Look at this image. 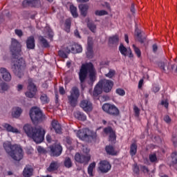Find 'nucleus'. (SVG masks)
<instances>
[{"mask_svg":"<svg viewBox=\"0 0 177 177\" xmlns=\"http://www.w3.org/2000/svg\"><path fill=\"white\" fill-rule=\"evenodd\" d=\"M10 52L13 56L12 70L18 78H21L26 70V61L23 58H19L21 55V44L16 39H12Z\"/></svg>","mask_w":177,"mask_h":177,"instance_id":"1","label":"nucleus"},{"mask_svg":"<svg viewBox=\"0 0 177 177\" xmlns=\"http://www.w3.org/2000/svg\"><path fill=\"white\" fill-rule=\"evenodd\" d=\"M24 131L28 138H31L35 143H42L45 138V130L42 127L34 128L31 124H25Z\"/></svg>","mask_w":177,"mask_h":177,"instance_id":"2","label":"nucleus"},{"mask_svg":"<svg viewBox=\"0 0 177 177\" xmlns=\"http://www.w3.org/2000/svg\"><path fill=\"white\" fill-rule=\"evenodd\" d=\"M88 73L89 74V80L91 82H95L96 78V72L95 71V68L92 63H86L82 64V66L79 72V80L81 84H84L88 77Z\"/></svg>","mask_w":177,"mask_h":177,"instance_id":"3","label":"nucleus"},{"mask_svg":"<svg viewBox=\"0 0 177 177\" xmlns=\"http://www.w3.org/2000/svg\"><path fill=\"white\" fill-rule=\"evenodd\" d=\"M9 156L12 158L15 161H20L23 160V157L24 156V153L23 152V149L20 145H14L12 147V150L10 151Z\"/></svg>","mask_w":177,"mask_h":177,"instance_id":"4","label":"nucleus"},{"mask_svg":"<svg viewBox=\"0 0 177 177\" xmlns=\"http://www.w3.org/2000/svg\"><path fill=\"white\" fill-rule=\"evenodd\" d=\"M70 93V95L68 96V103L72 107H75L78 102V97H80V89L78 87L74 86L71 88Z\"/></svg>","mask_w":177,"mask_h":177,"instance_id":"5","label":"nucleus"},{"mask_svg":"<svg viewBox=\"0 0 177 177\" xmlns=\"http://www.w3.org/2000/svg\"><path fill=\"white\" fill-rule=\"evenodd\" d=\"M27 89L28 91L25 93L26 97L32 99V97H34L37 93V86L35 84H34V81L31 78L28 80Z\"/></svg>","mask_w":177,"mask_h":177,"instance_id":"6","label":"nucleus"},{"mask_svg":"<svg viewBox=\"0 0 177 177\" xmlns=\"http://www.w3.org/2000/svg\"><path fill=\"white\" fill-rule=\"evenodd\" d=\"M102 110L105 113H107V114H110V115H113L114 117H117V115H120V110L114 104H104Z\"/></svg>","mask_w":177,"mask_h":177,"instance_id":"7","label":"nucleus"},{"mask_svg":"<svg viewBox=\"0 0 177 177\" xmlns=\"http://www.w3.org/2000/svg\"><path fill=\"white\" fill-rule=\"evenodd\" d=\"M30 117L32 122L41 121V120H42V111H41L39 108H32L30 111Z\"/></svg>","mask_w":177,"mask_h":177,"instance_id":"8","label":"nucleus"},{"mask_svg":"<svg viewBox=\"0 0 177 177\" xmlns=\"http://www.w3.org/2000/svg\"><path fill=\"white\" fill-rule=\"evenodd\" d=\"M101 86H102V89L104 92L106 93H109V92L111 91L113 89V86H114V82L109 80L103 79L100 81Z\"/></svg>","mask_w":177,"mask_h":177,"instance_id":"9","label":"nucleus"},{"mask_svg":"<svg viewBox=\"0 0 177 177\" xmlns=\"http://www.w3.org/2000/svg\"><path fill=\"white\" fill-rule=\"evenodd\" d=\"M49 149L52 157H59L62 154V151H63V148L59 144L53 145L49 147Z\"/></svg>","mask_w":177,"mask_h":177,"instance_id":"10","label":"nucleus"},{"mask_svg":"<svg viewBox=\"0 0 177 177\" xmlns=\"http://www.w3.org/2000/svg\"><path fill=\"white\" fill-rule=\"evenodd\" d=\"M77 138H80L81 140H86L89 138L92 137V132L88 129H82L77 131Z\"/></svg>","mask_w":177,"mask_h":177,"instance_id":"11","label":"nucleus"},{"mask_svg":"<svg viewBox=\"0 0 177 177\" xmlns=\"http://www.w3.org/2000/svg\"><path fill=\"white\" fill-rule=\"evenodd\" d=\"M75 160L77 162H80V164H88L91 160V156L87 155L85 156L84 155H81L77 153L75 156Z\"/></svg>","mask_w":177,"mask_h":177,"instance_id":"12","label":"nucleus"},{"mask_svg":"<svg viewBox=\"0 0 177 177\" xmlns=\"http://www.w3.org/2000/svg\"><path fill=\"white\" fill-rule=\"evenodd\" d=\"M98 168L102 174H106L108 171L111 169V165L107 160H101Z\"/></svg>","mask_w":177,"mask_h":177,"instance_id":"13","label":"nucleus"},{"mask_svg":"<svg viewBox=\"0 0 177 177\" xmlns=\"http://www.w3.org/2000/svg\"><path fill=\"white\" fill-rule=\"evenodd\" d=\"M0 74L1 75L3 80L6 81V82H10V81H12V75H10V73H9L8 69L5 68H1Z\"/></svg>","mask_w":177,"mask_h":177,"instance_id":"14","label":"nucleus"},{"mask_svg":"<svg viewBox=\"0 0 177 177\" xmlns=\"http://www.w3.org/2000/svg\"><path fill=\"white\" fill-rule=\"evenodd\" d=\"M41 5V1L39 0H24L22 2V6L24 8H27V6H34L35 8H38Z\"/></svg>","mask_w":177,"mask_h":177,"instance_id":"15","label":"nucleus"},{"mask_svg":"<svg viewBox=\"0 0 177 177\" xmlns=\"http://www.w3.org/2000/svg\"><path fill=\"white\" fill-rule=\"evenodd\" d=\"M104 132L106 135H109V140L110 142H115V131L113 130L111 127H108L104 129Z\"/></svg>","mask_w":177,"mask_h":177,"instance_id":"16","label":"nucleus"},{"mask_svg":"<svg viewBox=\"0 0 177 177\" xmlns=\"http://www.w3.org/2000/svg\"><path fill=\"white\" fill-rule=\"evenodd\" d=\"M80 107L83 109L84 111H91L92 102L88 100H84L80 103Z\"/></svg>","mask_w":177,"mask_h":177,"instance_id":"17","label":"nucleus"},{"mask_svg":"<svg viewBox=\"0 0 177 177\" xmlns=\"http://www.w3.org/2000/svg\"><path fill=\"white\" fill-rule=\"evenodd\" d=\"M52 129H54L55 133H62V126L57 120H53L51 122Z\"/></svg>","mask_w":177,"mask_h":177,"instance_id":"18","label":"nucleus"},{"mask_svg":"<svg viewBox=\"0 0 177 177\" xmlns=\"http://www.w3.org/2000/svg\"><path fill=\"white\" fill-rule=\"evenodd\" d=\"M102 92H103V86H102L100 82H99L95 86L94 91L93 92V96L94 97H97L99 95H101Z\"/></svg>","mask_w":177,"mask_h":177,"instance_id":"19","label":"nucleus"},{"mask_svg":"<svg viewBox=\"0 0 177 177\" xmlns=\"http://www.w3.org/2000/svg\"><path fill=\"white\" fill-rule=\"evenodd\" d=\"M26 48L28 49H35V39L34 36H30L26 40Z\"/></svg>","mask_w":177,"mask_h":177,"instance_id":"20","label":"nucleus"},{"mask_svg":"<svg viewBox=\"0 0 177 177\" xmlns=\"http://www.w3.org/2000/svg\"><path fill=\"white\" fill-rule=\"evenodd\" d=\"M34 170L32 167L30 165H26V167L24 169L23 171V176L24 177H31L32 176V172Z\"/></svg>","mask_w":177,"mask_h":177,"instance_id":"21","label":"nucleus"},{"mask_svg":"<svg viewBox=\"0 0 177 177\" xmlns=\"http://www.w3.org/2000/svg\"><path fill=\"white\" fill-rule=\"evenodd\" d=\"M79 9L82 16H83V17H86V15H88L89 6L88 4H80L79 5Z\"/></svg>","mask_w":177,"mask_h":177,"instance_id":"22","label":"nucleus"},{"mask_svg":"<svg viewBox=\"0 0 177 177\" xmlns=\"http://www.w3.org/2000/svg\"><path fill=\"white\" fill-rule=\"evenodd\" d=\"M59 167H60L59 162L53 161L47 168V171L48 172H54V171H57V169H59Z\"/></svg>","mask_w":177,"mask_h":177,"instance_id":"23","label":"nucleus"},{"mask_svg":"<svg viewBox=\"0 0 177 177\" xmlns=\"http://www.w3.org/2000/svg\"><path fill=\"white\" fill-rule=\"evenodd\" d=\"M3 127L7 131V132H12V133H19V129L12 127V125L8 123L3 124Z\"/></svg>","mask_w":177,"mask_h":177,"instance_id":"24","label":"nucleus"},{"mask_svg":"<svg viewBox=\"0 0 177 177\" xmlns=\"http://www.w3.org/2000/svg\"><path fill=\"white\" fill-rule=\"evenodd\" d=\"M75 43H68L66 46L64 48V52L66 53H75V48H74Z\"/></svg>","mask_w":177,"mask_h":177,"instance_id":"25","label":"nucleus"},{"mask_svg":"<svg viewBox=\"0 0 177 177\" xmlns=\"http://www.w3.org/2000/svg\"><path fill=\"white\" fill-rule=\"evenodd\" d=\"M23 110L20 107H15L12 109V115L14 118H19V116L21 115Z\"/></svg>","mask_w":177,"mask_h":177,"instance_id":"26","label":"nucleus"},{"mask_svg":"<svg viewBox=\"0 0 177 177\" xmlns=\"http://www.w3.org/2000/svg\"><path fill=\"white\" fill-rule=\"evenodd\" d=\"M74 117L80 121H86V115L80 111H76L74 113Z\"/></svg>","mask_w":177,"mask_h":177,"instance_id":"27","label":"nucleus"},{"mask_svg":"<svg viewBox=\"0 0 177 177\" xmlns=\"http://www.w3.org/2000/svg\"><path fill=\"white\" fill-rule=\"evenodd\" d=\"M105 150L107 154H109L110 156H117V151H115L114 147L111 145L106 146Z\"/></svg>","mask_w":177,"mask_h":177,"instance_id":"28","label":"nucleus"},{"mask_svg":"<svg viewBox=\"0 0 177 177\" xmlns=\"http://www.w3.org/2000/svg\"><path fill=\"white\" fill-rule=\"evenodd\" d=\"M6 151L10 154V152L13 150V145H12V143L9 141H6L3 145Z\"/></svg>","mask_w":177,"mask_h":177,"instance_id":"29","label":"nucleus"},{"mask_svg":"<svg viewBox=\"0 0 177 177\" xmlns=\"http://www.w3.org/2000/svg\"><path fill=\"white\" fill-rule=\"evenodd\" d=\"M40 100L42 104H48V103L50 102L49 97H48V95L46 93L41 94Z\"/></svg>","mask_w":177,"mask_h":177,"instance_id":"30","label":"nucleus"},{"mask_svg":"<svg viewBox=\"0 0 177 177\" xmlns=\"http://www.w3.org/2000/svg\"><path fill=\"white\" fill-rule=\"evenodd\" d=\"M39 42L44 46V48H48L49 46V43L48 42V40L45 39L43 36H39Z\"/></svg>","mask_w":177,"mask_h":177,"instance_id":"31","label":"nucleus"},{"mask_svg":"<svg viewBox=\"0 0 177 177\" xmlns=\"http://www.w3.org/2000/svg\"><path fill=\"white\" fill-rule=\"evenodd\" d=\"M137 151H138V146L136 145V144H135V143L131 144V145L130 147L131 156H132V157H133V156H135L136 154Z\"/></svg>","mask_w":177,"mask_h":177,"instance_id":"32","label":"nucleus"},{"mask_svg":"<svg viewBox=\"0 0 177 177\" xmlns=\"http://www.w3.org/2000/svg\"><path fill=\"white\" fill-rule=\"evenodd\" d=\"M119 50H120L121 55H122L123 56H127V53H128V51L129 50H128V48H127L125 46H124V44H120V45L119 46Z\"/></svg>","mask_w":177,"mask_h":177,"instance_id":"33","label":"nucleus"},{"mask_svg":"<svg viewBox=\"0 0 177 177\" xmlns=\"http://www.w3.org/2000/svg\"><path fill=\"white\" fill-rule=\"evenodd\" d=\"M96 167V163L95 162L91 163L88 167V174L89 176H93V169Z\"/></svg>","mask_w":177,"mask_h":177,"instance_id":"34","label":"nucleus"},{"mask_svg":"<svg viewBox=\"0 0 177 177\" xmlns=\"http://www.w3.org/2000/svg\"><path fill=\"white\" fill-rule=\"evenodd\" d=\"M9 89V85L8 84L3 82L0 84V93H3V92H6Z\"/></svg>","mask_w":177,"mask_h":177,"instance_id":"35","label":"nucleus"},{"mask_svg":"<svg viewBox=\"0 0 177 177\" xmlns=\"http://www.w3.org/2000/svg\"><path fill=\"white\" fill-rule=\"evenodd\" d=\"M70 10L73 17H78V12H77V7L71 5L70 6Z\"/></svg>","mask_w":177,"mask_h":177,"instance_id":"36","label":"nucleus"},{"mask_svg":"<svg viewBox=\"0 0 177 177\" xmlns=\"http://www.w3.org/2000/svg\"><path fill=\"white\" fill-rule=\"evenodd\" d=\"M64 164L66 168H71L73 167V162L70 158H66Z\"/></svg>","mask_w":177,"mask_h":177,"instance_id":"37","label":"nucleus"},{"mask_svg":"<svg viewBox=\"0 0 177 177\" xmlns=\"http://www.w3.org/2000/svg\"><path fill=\"white\" fill-rule=\"evenodd\" d=\"M109 44H118V36L115 35L111 37H109Z\"/></svg>","mask_w":177,"mask_h":177,"instance_id":"38","label":"nucleus"},{"mask_svg":"<svg viewBox=\"0 0 177 177\" xmlns=\"http://www.w3.org/2000/svg\"><path fill=\"white\" fill-rule=\"evenodd\" d=\"M74 48H75V53H81V52H82V46L78 44L75 43Z\"/></svg>","mask_w":177,"mask_h":177,"instance_id":"39","label":"nucleus"},{"mask_svg":"<svg viewBox=\"0 0 177 177\" xmlns=\"http://www.w3.org/2000/svg\"><path fill=\"white\" fill-rule=\"evenodd\" d=\"M95 16H106V15H108V12L104 10H95Z\"/></svg>","mask_w":177,"mask_h":177,"instance_id":"40","label":"nucleus"},{"mask_svg":"<svg viewBox=\"0 0 177 177\" xmlns=\"http://www.w3.org/2000/svg\"><path fill=\"white\" fill-rule=\"evenodd\" d=\"M167 64H169V63L167 61L160 62L158 63V67H160L161 70H163V71H165V66H167Z\"/></svg>","mask_w":177,"mask_h":177,"instance_id":"41","label":"nucleus"},{"mask_svg":"<svg viewBox=\"0 0 177 177\" xmlns=\"http://www.w3.org/2000/svg\"><path fill=\"white\" fill-rule=\"evenodd\" d=\"M86 55L88 59H92L93 57V48H87V51L86 53Z\"/></svg>","mask_w":177,"mask_h":177,"instance_id":"42","label":"nucleus"},{"mask_svg":"<svg viewBox=\"0 0 177 177\" xmlns=\"http://www.w3.org/2000/svg\"><path fill=\"white\" fill-rule=\"evenodd\" d=\"M88 27L89 28V30H91V31H92V32H95L96 31V25H95V24H93L92 22H89L88 24Z\"/></svg>","mask_w":177,"mask_h":177,"instance_id":"43","label":"nucleus"},{"mask_svg":"<svg viewBox=\"0 0 177 177\" xmlns=\"http://www.w3.org/2000/svg\"><path fill=\"white\" fill-rule=\"evenodd\" d=\"M149 158L151 162H156L157 161V155L156 153L149 154Z\"/></svg>","mask_w":177,"mask_h":177,"instance_id":"44","label":"nucleus"},{"mask_svg":"<svg viewBox=\"0 0 177 177\" xmlns=\"http://www.w3.org/2000/svg\"><path fill=\"white\" fill-rule=\"evenodd\" d=\"M133 48L134 49L135 53L137 55L138 57H140L142 56V53L140 52V49H139L135 44H133Z\"/></svg>","mask_w":177,"mask_h":177,"instance_id":"45","label":"nucleus"},{"mask_svg":"<svg viewBox=\"0 0 177 177\" xmlns=\"http://www.w3.org/2000/svg\"><path fill=\"white\" fill-rule=\"evenodd\" d=\"M58 55L60 57H62L63 59H67L68 57L67 54L63 50H59Z\"/></svg>","mask_w":177,"mask_h":177,"instance_id":"46","label":"nucleus"},{"mask_svg":"<svg viewBox=\"0 0 177 177\" xmlns=\"http://www.w3.org/2000/svg\"><path fill=\"white\" fill-rule=\"evenodd\" d=\"M136 36H137V38H138V41L141 44H143V42H145V39H142V36H141L140 32H139L138 30H136Z\"/></svg>","mask_w":177,"mask_h":177,"instance_id":"47","label":"nucleus"},{"mask_svg":"<svg viewBox=\"0 0 177 177\" xmlns=\"http://www.w3.org/2000/svg\"><path fill=\"white\" fill-rule=\"evenodd\" d=\"M115 74V71L110 70L108 73H106L105 75L108 77V78H113Z\"/></svg>","mask_w":177,"mask_h":177,"instance_id":"48","label":"nucleus"},{"mask_svg":"<svg viewBox=\"0 0 177 177\" xmlns=\"http://www.w3.org/2000/svg\"><path fill=\"white\" fill-rule=\"evenodd\" d=\"M171 158L174 164H177V152H174L171 153Z\"/></svg>","mask_w":177,"mask_h":177,"instance_id":"49","label":"nucleus"},{"mask_svg":"<svg viewBox=\"0 0 177 177\" xmlns=\"http://www.w3.org/2000/svg\"><path fill=\"white\" fill-rule=\"evenodd\" d=\"M116 93L120 96H124L125 95V91L122 88L116 89Z\"/></svg>","mask_w":177,"mask_h":177,"instance_id":"50","label":"nucleus"},{"mask_svg":"<svg viewBox=\"0 0 177 177\" xmlns=\"http://www.w3.org/2000/svg\"><path fill=\"white\" fill-rule=\"evenodd\" d=\"M160 104H161V106H163L164 107H165V109H168V106H169V103L168 102V100H162L160 102Z\"/></svg>","mask_w":177,"mask_h":177,"instance_id":"51","label":"nucleus"},{"mask_svg":"<svg viewBox=\"0 0 177 177\" xmlns=\"http://www.w3.org/2000/svg\"><path fill=\"white\" fill-rule=\"evenodd\" d=\"M133 111H134L136 117H139L140 114V109H139L138 106H134Z\"/></svg>","mask_w":177,"mask_h":177,"instance_id":"52","label":"nucleus"},{"mask_svg":"<svg viewBox=\"0 0 177 177\" xmlns=\"http://www.w3.org/2000/svg\"><path fill=\"white\" fill-rule=\"evenodd\" d=\"M133 171L134 174H137L138 175L140 170H139V166H138V164H134L133 167Z\"/></svg>","mask_w":177,"mask_h":177,"instance_id":"53","label":"nucleus"},{"mask_svg":"<svg viewBox=\"0 0 177 177\" xmlns=\"http://www.w3.org/2000/svg\"><path fill=\"white\" fill-rule=\"evenodd\" d=\"M93 42L92 41L91 39H88L87 49H93Z\"/></svg>","mask_w":177,"mask_h":177,"instance_id":"54","label":"nucleus"},{"mask_svg":"<svg viewBox=\"0 0 177 177\" xmlns=\"http://www.w3.org/2000/svg\"><path fill=\"white\" fill-rule=\"evenodd\" d=\"M152 91H153L154 93H157V92L160 91V86L154 85L152 88Z\"/></svg>","mask_w":177,"mask_h":177,"instance_id":"55","label":"nucleus"},{"mask_svg":"<svg viewBox=\"0 0 177 177\" xmlns=\"http://www.w3.org/2000/svg\"><path fill=\"white\" fill-rule=\"evenodd\" d=\"M15 31L16 35H18V37H23V31L21 30L16 29Z\"/></svg>","mask_w":177,"mask_h":177,"instance_id":"56","label":"nucleus"},{"mask_svg":"<svg viewBox=\"0 0 177 177\" xmlns=\"http://www.w3.org/2000/svg\"><path fill=\"white\" fill-rule=\"evenodd\" d=\"M65 26L66 27H71V20L66 19V21H65Z\"/></svg>","mask_w":177,"mask_h":177,"instance_id":"57","label":"nucleus"},{"mask_svg":"<svg viewBox=\"0 0 177 177\" xmlns=\"http://www.w3.org/2000/svg\"><path fill=\"white\" fill-rule=\"evenodd\" d=\"M164 121H165V122H167V124H169V122H171V118H169V116L166 115L164 118Z\"/></svg>","mask_w":177,"mask_h":177,"instance_id":"58","label":"nucleus"},{"mask_svg":"<svg viewBox=\"0 0 177 177\" xmlns=\"http://www.w3.org/2000/svg\"><path fill=\"white\" fill-rule=\"evenodd\" d=\"M38 153H45V149L42 147H37Z\"/></svg>","mask_w":177,"mask_h":177,"instance_id":"59","label":"nucleus"},{"mask_svg":"<svg viewBox=\"0 0 177 177\" xmlns=\"http://www.w3.org/2000/svg\"><path fill=\"white\" fill-rule=\"evenodd\" d=\"M141 168L144 174H147L149 172V169L146 166H142Z\"/></svg>","mask_w":177,"mask_h":177,"instance_id":"60","label":"nucleus"},{"mask_svg":"<svg viewBox=\"0 0 177 177\" xmlns=\"http://www.w3.org/2000/svg\"><path fill=\"white\" fill-rule=\"evenodd\" d=\"M75 37L77 38H81V35H80V32H78V30H75L74 31Z\"/></svg>","mask_w":177,"mask_h":177,"instance_id":"61","label":"nucleus"},{"mask_svg":"<svg viewBox=\"0 0 177 177\" xmlns=\"http://www.w3.org/2000/svg\"><path fill=\"white\" fill-rule=\"evenodd\" d=\"M143 79L140 80L139 82H138V88L140 89V88H142V86H143Z\"/></svg>","mask_w":177,"mask_h":177,"instance_id":"62","label":"nucleus"},{"mask_svg":"<svg viewBox=\"0 0 177 177\" xmlns=\"http://www.w3.org/2000/svg\"><path fill=\"white\" fill-rule=\"evenodd\" d=\"M59 93L60 95H64V93H66V91H64V87H59Z\"/></svg>","mask_w":177,"mask_h":177,"instance_id":"63","label":"nucleus"},{"mask_svg":"<svg viewBox=\"0 0 177 177\" xmlns=\"http://www.w3.org/2000/svg\"><path fill=\"white\" fill-rule=\"evenodd\" d=\"M83 151L84 153H86V154H88V153H89V149L85 146H83Z\"/></svg>","mask_w":177,"mask_h":177,"instance_id":"64","label":"nucleus"}]
</instances>
